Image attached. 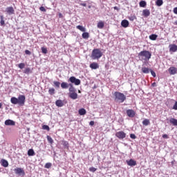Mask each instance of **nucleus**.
Returning <instances> with one entry per match:
<instances>
[{
  "label": "nucleus",
  "instance_id": "obj_1",
  "mask_svg": "<svg viewBox=\"0 0 177 177\" xmlns=\"http://www.w3.org/2000/svg\"><path fill=\"white\" fill-rule=\"evenodd\" d=\"M138 59L141 62H149L151 59V53L146 50L140 51L138 53Z\"/></svg>",
  "mask_w": 177,
  "mask_h": 177
},
{
  "label": "nucleus",
  "instance_id": "obj_2",
  "mask_svg": "<svg viewBox=\"0 0 177 177\" xmlns=\"http://www.w3.org/2000/svg\"><path fill=\"white\" fill-rule=\"evenodd\" d=\"M10 102L12 104H18L19 106H24L26 103V95H20L18 98L16 97H12Z\"/></svg>",
  "mask_w": 177,
  "mask_h": 177
},
{
  "label": "nucleus",
  "instance_id": "obj_3",
  "mask_svg": "<svg viewBox=\"0 0 177 177\" xmlns=\"http://www.w3.org/2000/svg\"><path fill=\"white\" fill-rule=\"evenodd\" d=\"M114 101L116 103H124L127 100V96L119 91H116L113 93Z\"/></svg>",
  "mask_w": 177,
  "mask_h": 177
},
{
  "label": "nucleus",
  "instance_id": "obj_4",
  "mask_svg": "<svg viewBox=\"0 0 177 177\" xmlns=\"http://www.w3.org/2000/svg\"><path fill=\"white\" fill-rule=\"evenodd\" d=\"M102 56H103V53L100 51V49L95 48L92 51L91 57L93 60H99Z\"/></svg>",
  "mask_w": 177,
  "mask_h": 177
},
{
  "label": "nucleus",
  "instance_id": "obj_5",
  "mask_svg": "<svg viewBox=\"0 0 177 177\" xmlns=\"http://www.w3.org/2000/svg\"><path fill=\"white\" fill-rule=\"evenodd\" d=\"M68 82H71L70 84H74V85L78 86V85H81V80L80 79H77L74 76H71L68 80Z\"/></svg>",
  "mask_w": 177,
  "mask_h": 177
},
{
  "label": "nucleus",
  "instance_id": "obj_6",
  "mask_svg": "<svg viewBox=\"0 0 177 177\" xmlns=\"http://www.w3.org/2000/svg\"><path fill=\"white\" fill-rule=\"evenodd\" d=\"M15 174L16 175H18L19 176H25L26 171H24V169L21 167H17L14 169Z\"/></svg>",
  "mask_w": 177,
  "mask_h": 177
},
{
  "label": "nucleus",
  "instance_id": "obj_7",
  "mask_svg": "<svg viewBox=\"0 0 177 177\" xmlns=\"http://www.w3.org/2000/svg\"><path fill=\"white\" fill-rule=\"evenodd\" d=\"M115 136L118 138V139H125V138H127V133L124 131H118L115 133Z\"/></svg>",
  "mask_w": 177,
  "mask_h": 177
},
{
  "label": "nucleus",
  "instance_id": "obj_8",
  "mask_svg": "<svg viewBox=\"0 0 177 177\" xmlns=\"http://www.w3.org/2000/svg\"><path fill=\"white\" fill-rule=\"evenodd\" d=\"M6 15H8L9 16H12V15H15V8L13 7H7L5 10Z\"/></svg>",
  "mask_w": 177,
  "mask_h": 177
},
{
  "label": "nucleus",
  "instance_id": "obj_9",
  "mask_svg": "<svg viewBox=\"0 0 177 177\" xmlns=\"http://www.w3.org/2000/svg\"><path fill=\"white\" fill-rule=\"evenodd\" d=\"M4 124L7 127H15V125H16V122L13 121L12 120L8 119L4 122Z\"/></svg>",
  "mask_w": 177,
  "mask_h": 177
},
{
  "label": "nucleus",
  "instance_id": "obj_10",
  "mask_svg": "<svg viewBox=\"0 0 177 177\" xmlns=\"http://www.w3.org/2000/svg\"><path fill=\"white\" fill-rule=\"evenodd\" d=\"M126 113L128 117H129V118H133V117H135L136 114V113L135 112V111H133V109H128L126 111Z\"/></svg>",
  "mask_w": 177,
  "mask_h": 177
},
{
  "label": "nucleus",
  "instance_id": "obj_11",
  "mask_svg": "<svg viewBox=\"0 0 177 177\" xmlns=\"http://www.w3.org/2000/svg\"><path fill=\"white\" fill-rule=\"evenodd\" d=\"M126 162L129 167H135L136 165V160L133 159H130L129 160H126Z\"/></svg>",
  "mask_w": 177,
  "mask_h": 177
},
{
  "label": "nucleus",
  "instance_id": "obj_12",
  "mask_svg": "<svg viewBox=\"0 0 177 177\" xmlns=\"http://www.w3.org/2000/svg\"><path fill=\"white\" fill-rule=\"evenodd\" d=\"M168 71L170 75H175V74L177 73V68L174 66H171Z\"/></svg>",
  "mask_w": 177,
  "mask_h": 177
},
{
  "label": "nucleus",
  "instance_id": "obj_13",
  "mask_svg": "<svg viewBox=\"0 0 177 177\" xmlns=\"http://www.w3.org/2000/svg\"><path fill=\"white\" fill-rule=\"evenodd\" d=\"M122 27H124V28H127V27H129V21L127 19H124L121 22Z\"/></svg>",
  "mask_w": 177,
  "mask_h": 177
},
{
  "label": "nucleus",
  "instance_id": "obj_14",
  "mask_svg": "<svg viewBox=\"0 0 177 177\" xmlns=\"http://www.w3.org/2000/svg\"><path fill=\"white\" fill-rule=\"evenodd\" d=\"M170 52H177V46L176 44H170L169 46Z\"/></svg>",
  "mask_w": 177,
  "mask_h": 177
},
{
  "label": "nucleus",
  "instance_id": "obj_15",
  "mask_svg": "<svg viewBox=\"0 0 177 177\" xmlns=\"http://www.w3.org/2000/svg\"><path fill=\"white\" fill-rule=\"evenodd\" d=\"M69 97L71 99H73V100H75L76 99H78V94L77 93H69Z\"/></svg>",
  "mask_w": 177,
  "mask_h": 177
},
{
  "label": "nucleus",
  "instance_id": "obj_16",
  "mask_svg": "<svg viewBox=\"0 0 177 177\" xmlns=\"http://www.w3.org/2000/svg\"><path fill=\"white\" fill-rule=\"evenodd\" d=\"M90 68H92V70H97V68H99V64L96 62H93L90 64Z\"/></svg>",
  "mask_w": 177,
  "mask_h": 177
},
{
  "label": "nucleus",
  "instance_id": "obj_17",
  "mask_svg": "<svg viewBox=\"0 0 177 177\" xmlns=\"http://www.w3.org/2000/svg\"><path fill=\"white\" fill-rule=\"evenodd\" d=\"M142 16H144V17H149V16H150V10H143Z\"/></svg>",
  "mask_w": 177,
  "mask_h": 177
},
{
  "label": "nucleus",
  "instance_id": "obj_18",
  "mask_svg": "<svg viewBox=\"0 0 177 177\" xmlns=\"http://www.w3.org/2000/svg\"><path fill=\"white\" fill-rule=\"evenodd\" d=\"M55 104L57 107H63V106H64V104L63 103V101L62 100H57L55 102Z\"/></svg>",
  "mask_w": 177,
  "mask_h": 177
},
{
  "label": "nucleus",
  "instance_id": "obj_19",
  "mask_svg": "<svg viewBox=\"0 0 177 177\" xmlns=\"http://www.w3.org/2000/svg\"><path fill=\"white\" fill-rule=\"evenodd\" d=\"M169 122H170V124L174 125V127H177V119H175L174 118H171L169 119Z\"/></svg>",
  "mask_w": 177,
  "mask_h": 177
},
{
  "label": "nucleus",
  "instance_id": "obj_20",
  "mask_svg": "<svg viewBox=\"0 0 177 177\" xmlns=\"http://www.w3.org/2000/svg\"><path fill=\"white\" fill-rule=\"evenodd\" d=\"M70 93H73L74 92H77V90L75 89V88H74V86L73 85V84H69V89H68Z\"/></svg>",
  "mask_w": 177,
  "mask_h": 177
},
{
  "label": "nucleus",
  "instance_id": "obj_21",
  "mask_svg": "<svg viewBox=\"0 0 177 177\" xmlns=\"http://www.w3.org/2000/svg\"><path fill=\"white\" fill-rule=\"evenodd\" d=\"M68 86H70V84H68V83H67V82H62V84H61V88H62V89H67V88H68Z\"/></svg>",
  "mask_w": 177,
  "mask_h": 177
},
{
  "label": "nucleus",
  "instance_id": "obj_22",
  "mask_svg": "<svg viewBox=\"0 0 177 177\" xmlns=\"http://www.w3.org/2000/svg\"><path fill=\"white\" fill-rule=\"evenodd\" d=\"M1 165L2 167H4L5 168L9 167V162H8V160L3 159L1 160Z\"/></svg>",
  "mask_w": 177,
  "mask_h": 177
},
{
  "label": "nucleus",
  "instance_id": "obj_23",
  "mask_svg": "<svg viewBox=\"0 0 177 177\" xmlns=\"http://www.w3.org/2000/svg\"><path fill=\"white\" fill-rule=\"evenodd\" d=\"M151 69H149V68H146V67H142L141 68V71L144 73V74H149L150 73V71Z\"/></svg>",
  "mask_w": 177,
  "mask_h": 177
},
{
  "label": "nucleus",
  "instance_id": "obj_24",
  "mask_svg": "<svg viewBox=\"0 0 177 177\" xmlns=\"http://www.w3.org/2000/svg\"><path fill=\"white\" fill-rule=\"evenodd\" d=\"M80 115H85V114H86V110H85V109L82 108L80 109H79L78 111Z\"/></svg>",
  "mask_w": 177,
  "mask_h": 177
},
{
  "label": "nucleus",
  "instance_id": "obj_25",
  "mask_svg": "<svg viewBox=\"0 0 177 177\" xmlns=\"http://www.w3.org/2000/svg\"><path fill=\"white\" fill-rule=\"evenodd\" d=\"M76 28H77V30H80L82 32H85L86 31V29L84 26H82L81 25L77 26Z\"/></svg>",
  "mask_w": 177,
  "mask_h": 177
},
{
  "label": "nucleus",
  "instance_id": "obj_26",
  "mask_svg": "<svg viewBox=\"0 0 177 177\" xmlns=\"http://www.w3.org/2000/svg\"><path fill=\"white\" fill-rule=\"evenodd\" d=\"M97 28H103L104 27V22L102 21H100V22H98L97 25Z\"/></svg>",
  "mask_w": 177,
  "mask_h": 177
},
{
  "label": "nucleus",
  "instance_id": "obj_27",
  "mask_svg": "<svg viewBox=\"0 0 177 177\" xmlns=\"http://www.w3.org/2000/svg\"><path fill=\"white\" fill-rule=\"evenodd\" d=\"M82 37L84 39H88V38H89V33L84 32L82 33Z\"/></svg>",
  "mask_w": 177,
  "mask_h": 177
},
{
  "label": "nucleus",
  "instance_id": "obj_28",
  "mask_svg": "<svg viewBox=\"0 0 177 177\" xmlns=\"http://www.w3.org/2000/svg\"><path fill=\"white\" fill-rule=\"evenodd\" d=\"M158 36L156 34H152L151 35H149V39H151V41H156V39H157V37Z\"/></svg>",
  "mask_w": 177,
  "mask_h": 177
},
{
  "label": "nucleus",
  "instance_id": "obj_29",
  "mask_svg": "<svg viewBox=\"0 0 177 177\" xmlns=\"http://www.w3.org/2000/svg\"><path fill=\"white\" fill-rule=\"evenodd\" d=\"M142 124L145 125V127H147V125H150V120L149 119H145L142 121Z\"/></svg>",
  "mask_w": 177,
  "mask_h": 177
},
{
  "label": "nucleus",
  "instance_id": "obj_30",
  "mask_svg": "<svg viewBox=\"0 0 177 177\" xmlns=\"http://www.w3.org/2000/svg\"><path fill=\"white\" fill-rule=\"evenodd\" d=\"M28 156H35V152L34 151V149H30L28 151Z\"/></svg>",
  "mask_w": 177,
  "mask_h": 177
},
{
  "label": "nucleus",
  "instance_id": "obj_31",
  "mask_svg": "<svg viewBox=\"0 0 177 177\" xmlns=\"http://www.w3.org/2000/svg\"><path fill=\"white\" fill-rule=\"evenodd\" d=\"M0 19H1V21H0L1 26H5V17H3V15H1Z\"/></svg>",
  "mask_w": 177,
  "mask_h": 177
},
{
  "label": "nucleus",
  "instance_id": "obj_32",
  "mask_svg": "<svg viewBox=\"0 0 177 177\" xmlns=\"http://www.w3.org/2000/svg\"><path fill=\"white\" fill-rule=\"evenodd\" d=\"M162 3H164V1L162 0H156V4L157 6H162Z\"/></svg>",
  "mask_w": 177,
  "mask_h": 177
},
{
  "label": "nucleus",
  "instance_id": "obj_33",
  "mask_svg": "<svg viewBox=\"0 0 177 177\" xmlns=\"http://www.w3.org/2000/svg\"><path fill=\"white\" fill-rule=\"evenodd\" d=\"M147 3L145 1H141L140 2V8H146Z\"/></svg>",
  "mask_w": 177,
  "mask_h": 177
},
{
  "label": "nucleus",
  "instance_id": "obj_34",
  "mask_svg": "<svg viewBox=\"0 0 177 177\" xmlns=\"http://www.w3.org/2000/svg\"><path fill=\"white\" fill-rule=\"evenodd\" d=\"M62 145L65 147V149H68V142L62 141Z\"/></svg>",
  "mask_w": 177,
  "mask_h": 177
},
{
  "label": "nucleus",
  "instance_id": "obj_35",
  "mask_svg": "<svg viewBox=\"0 0 177 177\" xmlns=\"http://www.w3.org/2000/svg\"><path fill=\"white\" fill-rule=\"evenodd\" d=\"M18 67L21 70H23V68H24V67H26V64L25 63H20V64H18Z\"/></svg>",
  "mask_w": 177,
  "mask_h": 177
},
{
  "label": "nucleus",
  "instance_id": "obj_36",
  "mask_svg": "<svg viewBox=\"0 0 177 177\" xmlns=\"http://www.w3.org/2000/svg\"><path fill=\"white\" fill-rule=\"evenodd\" d=\"M47 140L48 142V143H50V145H52L53 143V139L52 138V137L47 136Z\"/></svg>",
  "mask_w": 177,
  "mask_h": 177
},
{
  "label": "nucleus",
  "instance_id": "obj_37",
  "mask_svg": "<svg viewBox=\"0 0 177 177\" xmlns=\"http://www.w3.org/2000/svg\"><path fill=\"white\" fill-rule=\"evenodd\" d=\"M49 95H55V88H50L48 90Z\"/></svg>",
  "mask_w": 177,
  "mask_h": 177
},
{
  "label": "nucleus",
  "instance_id": "obj_38",
  "mask_svg": "<svg viewBox=\"0 0 177 177\" xmlns=\"http://www.w3.org/2000/svg\"><path fill=\"white\" fill-rule=\"evenodd\" d=\"M52 167V163L50 162H47L46 163L44 168H46L47 169H49V168H51Z\"/></svg>",
  "mask_w": 177,
  "mask_h": 177
},
{
  "label": "nucleus",
  "instance_id": "obj_39",
  "mask_svg": "<svg viewBox=\"0 0 177 177\" xmlns=\"http://www.w3.org/2000/svg\"><path fill=\"white\" fill-rule=\"evenodd\" d=\"M42 129H44L45 131H50V128H49V126L44 124L42 126Z\"/></svg>",
  "mask_w": 177,
  "mask_h": 177
},
{
  "label": "nucleus",
  "instance_id": "obj_40",
  "mask_svg": "<svg viewBox=\"0 0 177 177\" xmlns=\"http://www.w3.org/2000/svg\"><path fill=\"white\" fill-rule=\"evenodd\" d=\"M24 73L25 74H30L31 73V69L30 68H26L24 71Z\"/></svg>",
  "mask_w": 177,
  "mask_h": 177
},
{
  "label": "nucleus",
  "instance_id": "obj_41",
  "mask_svg": "<svg viewBox=\"0 0 177 177\" xmlns=\"http://www.w3.org/2000/svg\"><path fill=\"white\" fill-rule=\"evenodd\" d=\"M53 84H54L55 86H56V88H60V82H59L54 81Z\"/></svg>",
  "mask_w": 177,
  "mask_h": 177
},
{
  "label": "nucleus",
  "instance_id": "obj_42",
  "mask_svg": "<svg viewBox=\"0 0 177 177\" xmlns=\"http://www.w3.org/2000/svg\"><path fill=\"white\" fill-rule=\"evenodd\" d=\"M41 52L44 55H46V53H48V49H46V48L42 47L41 48Z\"/></svg>",
  "mask_w": 177,
  "mask_h": 177
},
{
  "label": "nucleus",
  "instance_id": "obj_43",
  "mask_svg": "<svg viewBox=\"0 0 177 177\" xmlns=\"http://www.w3.org/2000/svg\"><path fill=\"white\" fill-rule=\"evenodd\" d=\"M149 72L151 73V75H152L154 78H156V72H154V71H153V70H151V69L149 71Z\"/></svg>",
  "mask_w": 177,
  "mask_h": 177
},
{
  "label": "nucleus",
  "instance_id": "obj_44",
  "mask_svg": "<svg viewBox=\"0 0 177 177\" xmlns=\"http://www.w3.org/2000/svg\"><path fill=\"white\" fill-rule=\"evenodd\" d=\"M89 171L91 172H96V168H95V167H90L89 168Z\"/></svg>",
  "mask_w": 177,
  "mask_h": 177
},
{
  "label": "nucleus",
  "instance_id": "obj_45",
  "mask_svg": "<svg viewBox=\"0 0 177 177\" xmlns=\"http://www.w3.org/2000/svg\"><path fill=\"white\" fill-rule=\"evenodd\" d=\"M39 10H41V12H46V9H45V7L44 6H41Z\"/></svg>",
  "mask_w": 177,
  "mask_h": 177
},
{
  "label": "nucleus",
  "instance_id": "obj_46",
  "mask_svg": "<svg viewBox=\"0 0 177 177\" xmlns=\"http://www.w3.org/2000/svg\"><path fill=\"white\" fill-rule=\"evenodd\" d=\"M131 139H136V136L133 133L130 134Z\"/></svg>",
  "mask_w": 177,
  "mask_h": 177
},
{
  "label": "nucleus",
  "instance_id": "obj_47",
  "mask_svg": "<svg viewBox=\"0 0 177 177\" xmlns=\"http://www.w3.org/2000/svg\"><path fill=\"white\" fill-rule=\"evenodd\" d=\"M173 110H177V101H176L174 105L173 106Z\"/></svg>",
  "mask_w": 177,
  "mask_h": 177
},
{
  "label": "nucleus",
  "instance_id": "obj_48",
  "mask_svg": "<svg viewBox=\"0 0 177 177\" xmlns=\"http://www.w3.org/2000/svg\"><path fill=\"white\" fill-rule=\"evenodd\" d=\"M129 19L131 21H133V20H135L136 17H135V16H131V17H129Z\"/></svg>",
  "mask_w": 177,
  "mask_h": 177
},
{
  "label": "nucleus",
  "instance_id": "obj_49",
  "mask_svg": "<svg viewBox=\"0 0 177 177\" xmlns=\"http://www.w3.org/2000/svg\"><path fill=\"white\" fill-rule=\"evenodd\" d=\"M25 53H26V55H28L30 56V55H31V51H30L28 50H26Z\"/></svg>",
  "mask_w": 177,
  "mask_h": 177
},
{
  "label": "nucleus",
  "instance_id": "obj_50",
  "mask_svg": "<svg viewBox=\"0 0 177 177\" xmlns=\"http://www.w3.org/2000/svg\"><path fill=\"white\" fill-rule=\"evenodd\" d=\"M89 125H91V127H93L95 125V122L94 121H91L89 122Z\"/></svg>",
  "mask_w": 177,
  "mask_h": 177
},
{
  "label": "nucleus",
  "instance_id": "obj_51",
  "mask_svg": "<svg viewBox=\"0 0 177 177\" xmlns=\"http://www.w3.org/2000/svg\"><path fill=\"white\" fill-rule=\"evenodd\" d=\"M162 138H163V139H168V135H167V134H163V135H162Z\"/></svg>",
  "mask_w": 177,
  "mask_h": 177
},
{
  "label": "nucleus",
  "instance_id": "obj_52",
  "mask_svg": "<svg viewBox=\"0 0 177 177\" xmlns=\"http://www.w3.org/2000/svg\"><path fill=\"white\" fill-rule=\"evenodd\" d=\"M174 13L175 15H177V7H176V8H174Z\"/></svg>",
  "mask_w": 177,
  "mask_h": 177
},
{
  "label": "nucleus",
  "instance_id": "obj_53",
  "mask_svg": "<svg viewBox=\"0 0 177 177\" xmlns=\"http://www.w3.org/2000/svg\"><path fill=\"white\" fill-rule=\"evenodd\" d=\"M80 5H81V6H86V3H80Z\"/></svg>",
  "mask_w": 177,
  "mask_h": 177
},
{
  "label": "nucleus",
  "instance_id": "obj_54",
  "mask_svg": "<svg viewBox=\"0 0 177 177\" xmlns=\"http://www.w3.org/2000/svg\"><path fill=\"white\" fill-rule=\"evenodd\" d=\"M115 10H118V8L117 6L114 7Z\"/></svg>",
  "mask_w": 177,
  "mask_h": 177
},
{
  "label": "nucleus",
  "instance_id": "obj_55",
  "mask_svg": "<svg viewBox=\"0 0 177 177\" xmlns=\"http://www.w3.org/2000/svg\"><path fill=\"white\" fill-rule=\"evenodd\" d=\"M152 86H156V82H153V83L152 84Z\"/></svg>",
  "mask_w": 177,
  "mask_h": 177
},
{
  "label": "nucleus",
  "instance_id": "obj_56",
  "mask_svg": "<svg viewBox=\"0 0 177 177\" xmlns=\"http://www.w3.org/2000/svg\"><path fill=\"white\" fill-rule=\"evenodd\" d=\"M2 107V103H0V109Z\"/></svg>",
  "mask_w": 177,
  "mask_h": 177
},
{
  "label": "nucleus",
  "instance_id": "obj_57",
  "mask_svg": "<svg viewBox=\"0 0 177 177\" xmlns=\"http://www.w3.org/2000/svg\"><path fill=\"white\" fill-rule=\"evenodd\" d=\"M79 93H81V91H79Z\"/></svg>",
  "mask_w": 177,
  "mask_h": 177
},
{
  "label": "nucleus",
  "instance_id": "obj_58",
  "mask_svg": "<svg viewBox=\"0 0 177 177\" xmlns=\"http://www.w3.org/2000/svg\"><path fill=\"white\" fill-rule=\"evenodd\" d=\"M59 16H62V14H59Z\"/></svg>",
  "mask_w": 177,
  "mask_h": 177
}]
</instances>
